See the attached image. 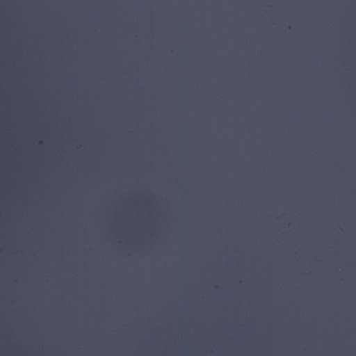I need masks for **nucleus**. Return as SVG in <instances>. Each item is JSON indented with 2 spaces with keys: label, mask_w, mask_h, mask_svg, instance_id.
I'll return each instance as SVG.
<instances>
[{
  "label": "nucleus",
  "mask_w": 356,
  "mask_h": 356,
  "mask_svg": "<svg viewBox=\"0 0 356 356\" xmlns=\"http://www.w3.org/2000/svg\"><path fill=\"white\" fill-rule=\"evenodd\" d=\"M127 225H130L131 224H130V223H128Z\"/></svg>",
  "instance_id": "obj_1"
},
{
  "label": "nucleus",
  "mask_w": 356,
  "mask_h": 356,
  "mask_svg": "<svg viewBox=\"0 0 356 356\" xmlns=\"http://www.w3.org/2000/svg\"><path fill=\"white\" fill-rule=\"evenodd\" d=\"M152 225H154L155 224H154V223H152Z\"/></svg>",
  "instance_id": "obj_2"
},
{
  "label": "nucleus",
  "mask_w": 356,
  "mask_h": 356,
  "mask_svg": "<svg viewBox=\"0 0 356 356\" xmlns=\"http://www.w3.org/2000/svg\"><path fill=\"white\" fill-rule=\"evenodd\" d=\"M8 225H11V223H9Z\"/></svg>",
  "instance_id": "obj_3"
}]
</instances>
